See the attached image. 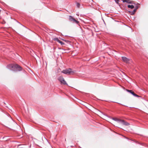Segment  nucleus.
Wrapping results in <instances>:
<instances>
[{
    "label": "nucleus",
    "mask_w": 148,
    "mask_h": 148,
    "mask_svg": "<svg viewBox=\"0 0 148 148\" xmlns=\"http://www.w3.org/2000/svg\"><path fill=\"white\" fill-rule=\"evenodd\" d=\"M112 119L113 120H114L115 121H118V122H120L121 120L118 119L116 118H112Z\"/></svg>",
    "instance_id": "obj_9"
},
{
    "label": "nucleus",
    "mask_w": 148,
    "mask_h": 148,
    "mask_svg": "<svg viewBox=\"0 0 148 148\" xmlns=\"http://www.w3.org/2000/svg\"><path fill=\"white\" fill-rule=\"evenodd\" d=\"M120 122L122 123L123 125L126 126H128L130 125V124L129 123L127 122H125V121L123 120H121Z\"/></svg>",
    "instance_id": "obj_7"
},
{
    "label": "nucleus",
    "mask_w": 148,
    "mask_h": 148,
    "mask_svg": "<svg viewBox=\"0 0 148 148\" xmlns=\"http://www.w3.org/2000/svg\"><path fill=\"white\" fill-rule=\"evenodd\" d=\"M54 40L57 41L58 42H59V41H60V40H59L58 38H54Z\"/></svg>",
    "instance_id": "obj_11"
},
{
    "label": "nucleus",
    "mask_w": 148,
    "mask_h": 148,
    "mask_svg": "<svg viewBox=\"0 0 148 148\" xmlns=\"http://www.w3.org/2000/svg\"><path fill=\"white\" fill-rule=\"evenodd\" d=\"M122 60L124 62L126 63H128L130 59L125 57H122Z\"/></svg>",
    "instance_id": "obj_6"
},
{
    "label": "nucleus",
    "mask_w": 148,
    "mask_h": 148,
    "mask_svg": "<svg viewBox=\"0 0 148 148\" xmlns=\"http://www.w3.org/2000/svg\"><path fill=\"white\" fill-rule=\"evenodd\" d=\"M115 2L117 3H118V2L119 1V0H115Z\"/></svg>",
    "instance_id": "obj_17"
},
{
    "label": "nucleus",
    "mask_w": 148,
    "mask_h": 148,
    "mask_svg": "<svg viewBox=\"0 0 148 148\" xmlns=\"http://www.w3.org/2000/svg\"><path fill=\"white\" fill-rule=\"evenodd\" d=\"M59 42L61 44V45H62L64 44V43L63 42H62L61 40H60Z\"/></svg>",
    "instance_id": "obj_12"
},
{
    "label": "nucleus",
    "mask_w": 148,
    "mask_h": 148,
    "mask_svg": "<svg viewBox=\"0 0 148 148\" xmlns=\"http://www.w3.org/2000/svg\"><path fill=\"white\" fill-rule=\"evenodd\" d=\"M64 41H65L66 42V41H68V40H64Z\"/></svg>",
    "instance_id": "obj_19"
},
{
    "label": "nucleus",
    "mask_w": 148,
    "mask_h": 148,
    "mask_svg": "<svg viewBox=\"0 0 148 148\" xmlns=\"http://www.w3.org/2000/svg\"><path fill=\"white\" fill-rule=\"evenodd\" d=\"M127 7L128 8H130L131 9H132L134 8V6L133 5H128Z\"/></svg>",
    "instance_id": "obj_10"
},
{
    "label": "nucleus",
    "mask_w": 148,
    "mask_h": 148,
    "mask_svg": "<svg viewBox=\"0 0 148 148\" xmlns=\"http://www.w3.org/2000/svg\"><path fill=\"white\" fill-rule=\"evenodd\" d=\"M127 2L126 3H132V1L129 0H127Z\"/></svg>",
    "instance_id": "obj_13"
},
{
    "label": "nucleus",
    "mask_w": 148,
    "mask_h": 148,
    "mask_svg": "<svg viewBox=\"0 0 148 148\" xmlns=\"http://www.w3.org/2000/svg\"><path fill=\"white\" fill-rule=\"evenodd\" d=\"M76 71H73L71 68L66 69L63 70L61 72L67 75H73L75 73Z\"/></svg>",
    "instance_id": "obj_2"
},
{
    "label": "nucleus",
    "mask_w": 148,
    "mask_h": 148,
    "mask_svg": "<svg viewBox=\"0 0 148 148\" xmlns=\"http://www.w3.org/2000/svg\"><path fill=\"white\" fill-rule=\"evenodd\" d=\"M126 91L127 92L130 93L132 95H133L135 97H140V96L138 95H137V94H135L132 90H128V89H126Z\"/></svg>",
    "instance_id": "obj_5"
},
{
    "label": "nucleus",
    "mask_w": 148,
    "mask_h": 148,
    "mask_svg": "<svg viewBox=\"0 0 148 148\" xmlns=\"http://www.w3.org/2000/svg\"><path fill=\"white\" fill-rule=\"evenodd\" d=\"M1 23L2 24H4L6 22L4 20L2 22H1Z\"/></svg>",
    "instance_id": "obj_15"
},
{
    "label": "nucleus",
    "mask_w": 148,
    "mask_h": 148,
    "mask_svg": "<svg viewBox=\"0 0 148 148\" xmlns=\"http://www.w3.org/2000/svg\"><path fill=\"white\" fill-rule=\"evenodd\" d=\"M8 69L14 71H19L22 70L23 68L19 65L16 64H8L7 66Z\"/></svg>",
    "instance_id": "obj_1"
},
{
    "label": "nucleus",
    "mask_w": 148,
    "mask_h": 148,
    "mask_svg": "<svg viewBox=\"0 0 148 148\" xmlns=\"http://www.w3.org/2000/svg\"><path fill=\"white\" fill-rule=\"evenodd\" d=\"M137 8V9L138 8V5H136L135 7V8Z\"/></svg>",
    "instance_id": "obj_18"
},
{
    "label": "nucleus",
    "mask_w": 148,
    "mask_h": 148,
    "mask_svg": "<svg viewBox=\"0 0 148 148\" xmlns=\"http://www.w3.org/2000/svg\"><path fill=\"white\" fill-rule=\"evenodd\" d=\"M80 4L78 3H77V6L78 8H79L80 6Z\"/></svg>",
    "instance_id": "obj_14"
},
{
    "label": "nucleus",
    "mask_w": 148,
    "mask_h": 148,
    "mask_svg": "<svg viewBox=\"0 0 148 148\" xmlns=\"http://www.w3.org/2000/svg\"><path fill=\"white\" fill-rule=\"evenodd\" d=\"M69 19L70 21L73 23H76L77 24H78L79 23V22L78 21L76 20L72 16H69Z\"/></svg>",
    "instance_id": "obj_3"
},
{
    "label": "nucleus",
    "mask_w": 148,
    "mask_h": 148,
    "mask_svg": "<svg viewBox=\"0 0 148 148\" xmlns=\"http://www.w3.org/2000/svg\"><path fill=\"white\" fill-rule=\"evenodd\" d=\"M137 8H135L134 9V10L133 11H132V12L130 11V12L131 13V15H134V14L135 12L137 10Z\"/></svg>",
    "instance_id": "obj_8"
},
{
    "label": "nucleus",
    "mask_w": 148,
    "mask_h": 148,
    "mask_svg": "<svg viewBox=\"0 0 148 148\" xmlns=\"http://www.w3.org/2000/svg\"><path fill=\"white\" fill-rule=\"evenodd\" d=\"M58 79L60 82L61 84H67L62 76H60L58 77Z\"/></svg>",
    "instance_id": "obj_4"
},
{
    "label": "nucleus",
    "mask_w": 148,
    "mask_h": 148,
    "mask_svg": "<svg viewBox=\"0 0 148 148\" xmlns=\"http://www.w3.org/2000/svg\"><path fill=\"white\" fill-rule=\"evenodd\" d=\"M123 3L126 2H127V0H122Z\"/></svg>",
    "instance_id": "obj_16"
}]
</instances>
